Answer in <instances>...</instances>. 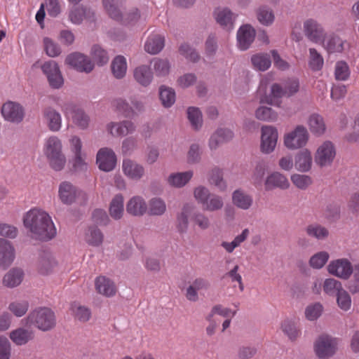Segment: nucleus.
Instances as JSON below:
<instances>
[{"mask_svg": "<svg viewBox=\"0 0 359 359\" xmlns=\"http://www.w3.org/2000/svg\"><path fill=\"white\" fill-rule=\"evenodd\" d=\"M323 287L324 292L330 296H334L344 289L341 282L334 278L325 279Z\"/></svg>", "mask_w": 359, "mask_h": 359, "instance_id": "obj_55", "label": "nucleus"}, {"mask_svg": "<svg viewBox=\"0 0 359 359\" xmlns=\"http://www.w3.org/2000/svg\"><path fill=\"white\" fill-rule=\"evenodd\" d=\"M312 156L308 149L298 152L294 158V166L299 172H308L311 168Z\"/></svg>", "mask_w": 359, "mask_h": 359, "instance_id": "obj_30", "label": "nucleus"}, {"mask_svg": "<svg viewBox=\"0 0 359 359\" xmlns=\"http://www.w3.org/2000/svg\"><path fill=\"white\" fill-rule=\"evenodd\" d=\"M133 79L142 87H148L154 79V73L149 65H141L136 67L133 72Z\"/></svg>", "mask_w": 359, "mask_h": 359, "instance_id": "obj_22", "label": "nucleus"}, {"mask_svg": "<svg viewBox=\"0 0 359 359\" xmlns=\"http://www.w3.org/2000/svg\"><path fill=\"white\" fill-rule=\"evenodd\" d=\"M323 62L322 55L315 48H309V67L313 71H319L322 69Z\"/></svg>", "mask_w": 359, "mask_h": 359, "instance_id": "obj_56", "label": "nucleus"}, {"mask_svg": "<svg viewBox=\"0 0 359 359\" xmlns=\"http://www.w3.org/2000/svg\"><path fill=\"white\" fill-rule=\"evenodd\" d=\"M165 46V38L164 36L156 34L149 38L145 43V50L151 54L156 55L161 51Z\"/></svg>", "mask_w": 359, "mask_h": 359, "instance_id": "obj_38", "label": "nucleus"}, {"mask_svg": "<svg viewBox=\"0 0 359 359\" xmlns=\"http://www.w3.org/2000/svg\"><path fill=\"white\" fill-rule=\"evenodd\" d=\"M209 182L221 191H224L226 188V184L223 177V172L218 168H215L210 171Z\"/></svg>", "mask_w": 359, "mask_h": 359, "instance_id": "obj_52", "label": "nucleus"}, {"mask_svg": "<svg viewBox=\"0 0 359 359\" xmlns=\"http://www.w3.org/2000/svg\"><path fill=\"white\" fill-rule=\"evenodd\" d=\"M103 239V233L97 226H90L88 227L86 233V240L89 245L99 246L102 243Z\"/></svg>", "mask_w": 359, "mask_h": 359, "instance_id": "obj_42", "label": "nucleus"}, {"mask_svg": "<svg viewBox=\"0 0 359 359\" xmlns=\"http://www.w3.org/2000/svg\"><path fill=\"white\" fill-rule=\"evenodd\" d=\"M147 210L145 201L139 196L131 198L126 204V211L128 214L135 216H142Z\"/></svg>", "mask_w": 359, "mask_h": 359, "instance_id": "obj_29", "label": "nucleus"}, {"mask_svg": "<svg viewBox=\"0 0 359 359\" xmlns=\"http://www.w3.org/2000/svg\"><path fill=\"white\" fill-rule=\"evenodd\" d=\"M90 53L93 60L99 66H103L109 62V57L107 50L99 45H94Z\"/></svg>", "mask_w": 359, "mask_h": 359, "instance_id": "obj_50", "label": "nucleus"}, {"mask_svg": "<svg viewBox=\"0 0 359 359\" xmlns=\"http://www.w3.org/2000/svg\"><path fill=\"white\" fill-rule=\"evenodd\" d=\"M256 15L257 20L264 26L271 25L275 19L272 9L264 6L257 8Z\"/></svg>", "mask_w": 359, "mask_h": 359, "instance_id": "obj_46", "label": "nucleus"}, {"mask_svg": "<svg viewBox=\"0 0 359 359\" xmlns=\"http://www.w3.org/2000/svg\"><path fill=\"white\" fill-rule=\"evenodd\" d=\"M29 307V302L21 299L10 303L8 309L16 317H22L27 312Z\"/></svg>", "mask_w": 359, "mask_h": 359, "instance_id": "obj_49", "label": "nucleus"}, {"mask_svg": "<svg viewBox=\"0 0 359 359\" xmlns=\"http://www.w3.org/2000/svg\"><path fill=\"white\" fill-rule=\"evenodd\" d=\"M194 205L185 203L176 215V228L181 234L186 233L189 228V218L192 215L194 223L201 230H205L210 226L209 218L200 212H194Z\"/></svg>", "mask_w": 359, "mask_h": 359, "instance_id": "obj_2", "label": "nucleus"}, {"mask_svg": "<svg viewBox=\"0 0 359 359\" xmlns=\"http://www.w3.org/2000/svg\"><path fill=\"white\" fill-rule=\"evenodd\" d=\"M309 137V134L306 128L302 125H298L293 130L285 135L284 144L289 149H298L306 146Z\"/></svg>", "mask_w": 359, "mask_h": 359, "instance_id": "obj_5", "label": "nucleus"}, {"mask_svg": "<svg viewBox=\"0 0 359 359\" xmlns=\"http://www.w3.org/2000/svg\"><path fill=\"white\" fill-rule=\"evenodd\" d=\"M71 151L74 154L70 163L72 170L76 172H84L88 168V163L86 162V154L81 152L82 142L79 137L74 136L70 140Z\"/></svg>", "mask_w": 359, "mask_h": 359, "instance_id": "obj_6", "label": "nucleus"}, {"mask_svg": "<svg viewBox=\"0 0 359 359\" xmlns=\"http://www.w3.org/2000/svg\"><path fill=\"white\" fill-rule=\"evenodd\" d=\"M95 287L97 293L107 297H113L116 292L114 283L106 276H100L95 280Z\"/></svg>", "mask_w": 359, "mask_h": 359, "instance_id": "obj_25", "label": "nucleus"}, {"mask_svg": "<svg viewBox=\"0 0 359 359\" xmlns=\"http://www.w3.org/2000/svg\"><path fill=\"white\" fill-rule=\"evenodd\" d=\"M70 310L75 319L81 323H86L91 318L90 309L79 302H73L71 304Z\"/></svg>", "mask_w": 359, "mask_h": 359, "instance_id": "obj_37", "label": "nucleus"}, {"mask_svg": "<svg viewBox=\"0 0 359 359\" xmlns=\"http://www.w3.org/2000/svg\"><path fill=\"white\" fill-rule=\"evenodd\" d=\"M62 153V143L56 137H50L46 142L45 154L50 156Z\"/></svg>", "mask_w": 359, "mask_h": 359, "instance_id": "obj_57", "label": "nucleus"}, {"mask_svg": "<svg viewBox=\"0 0 359 359\" xmlns=\"http://www.w3.org/2000/svg\"><path fill=\"white\" fill-rule=\"evenodd\" d=\"M335 79L338 81H346L350 76L349 67L346 62L339 61L337 62L334 71Z\"/></svg>", "mask_w": 359, "mask_h": 359, "instance_id": "obj_62", "label": "nucleus"}, {"mask_svg": "<svg viewBox=\"0 0 359 359\" xmlns=\"http://www.w3.org/2000/svg\"><path fill=\"white\" fill-rule=\"evenodd\" d=\"M255 117L262 121L274 122L278 119V113L271 107L261 106L258 107L255 113Z\"/></svg>", "mask_w": 359, "mask_h": 359, "instance_id": "obj_44", "label": "nucleus"}, {"mask_svg": "<svg viewBox=\"0 0 359 359\" xmlns=\"http://www.w3.org/2000/svg\"><path fill=\"white\" fill-rule=\"evenodd\" d=\"M43 46L46 53L51 57H55L60 55V46L48 37L43 39Z\"/></svg>", "mask_w": 359, "mask_h": 359, "instance_id": "obj_59", "label": "nucleus"}, {"mask_svg": "<svg viewBox=\"0 0 359 359\" xmlns=\"http://www.w3.org/2000/svg\"><path fill=\"white\" fill-rule=\"evenodd\" d=\"M290 182L287 177L277 171L269 175L264 181V189L267 191L276 189L285 190L290 187Z\"/></svg>", "mask_w": 359, "mask_h": 359, "instance_id": "obj_19", "label": "nucleus"}, {"mask_svg": "<svg viewBox=\"0 0 359 359\" xmlns=\"http://www.w3.org/2000/svg\"><path fill=\"white\" fill-rule=\"evenodd\" d=\"M336 156V149L333 143L325 141L318 147L315 154V163L320 168L330 166Z\"/></svg>", "mask_w": 359, "mask_h": 359, "instance_id": "obj_9", "label": "nucleus"}, {"mask_svg": "<svg viewBox=\"0 0 359 359\" xmlns=\"http://www.w3.org/2000/svg\"><path fill=\"white\" fill-rule=\"evenodd\" d=\"M253 67L257 70L264 72L267 70L271 64L270 55L266 53H259L251 57Z\"/></svg>", "mask_w": 359, "mask_h": 359, "instance_id": "obj_40", "label": "nucleus"}, {"mask_svg": "<svg viewBox=\"0 0 359 359\" xmlns=\"http://www.w3.org/2000/svg\"><path fill=\"white\" fill-rule=\"evenodd\" d=\"M127 70L126 58L123 56H116L111 62V71L116 79H122L125 76Z\"/></svg>", "mask_w": 359, "mask_h": 359, "instance_id": "obj_43", "label": "nucleus"}, {"mask_svg": "<svg viewBox=\"0 0 359 359\" xmlns=\"http://www.w3.org/2000/svg\"><path fill=\"white\" fill-rule=\"evenodd\" d=\"M224 206V201L221 196L212 194L203 204V208L206 211L214 212L221 210Z\"/></svg>", "mask_w": 359, "mask_h": 359, "instance_id": "obj_53", "label": "nucleus"}, {"mask_svg": "<svg viewBox=\"0 0 359 359\" xmlns=\"http://www.w3.org/2000/svg\"><path fill=\"white\" fill-rule=\"evenodd\" d=\"M111 105L116 112L120 113L125 118H130V114L133 113L130 102L123 97L114 99L111 101Z\"/></svg>", "mask_w": 359, "mask_h": 359, "instance_id": "obj_45", "label": "nucleus"}, {"mask_svg": "<svg viewBox=\"0 0 359 359\" xmlns=\"http://www.w3.org/2000/svg\"><path fill=\"white\" fill-rule=\"evenodd\" d=\"M351 274L352 278L349 280L347 287L349 292L354 294L359 292V264L354 266Z\"/></svg>", "mask_w": 359, "mask_h": 359, "instance_id": "obj_64", "label": "nucleus"}, {"mask_svg": "<svg viewBox=\"0 0 359 359\" xmlns=\"http://www.w3.org/2000/svg\"><path fill=\"white\" fill-rule=\"evenodd\" d=\"M304 231L309 237L318 241L326 240L330 236L328 229L318 223H312L307 225Z\"/></svg>", "mask_w": 359, "mask_h": 359, "instance_id": "obj_32", "label": "nucleus"}, {"mask_svg": "<svg viewBox=\"0 0 359 359\" xmlns=\"http://www.w3.org/2000/svg\"><path fill=\"white\" fill-rule=\"evenodd\" d=\"M233 203L242 210H248L252 204V197L241 189H237L232 194Z\"/></svg>", "mask_w": 359, "mask_h": 359, "instance_id": "obj_36", "label": "nucleus"}, {"mask_svg": "<svg viewBox=\"0 0 359 359\" xmlns=\"http://www.w3.org/2000/svg\"><path fill=\"white\" fill-rule=\"evenodd\" d=\"M57 262L49 252L42 251L39 254L36 267L39 273L48 275L57 266Z\"/></svg>", "mask_w": 359, "mask_h": 359, "instance_id": "obj_23", "label": "nucleus"}, {"mask_svg": "<svg viewBox=\"0 0 359 359\" xmlns=\"http://www.w3.org/2000/svg\"><path fill=\"white\" fill-rule=\"evenodd\" d=\"M261 131V151L264 154H270L276 148L278 136V131L271 126H262Z\"/></svg>", "mask_w": 359, "mask_h": 359, "instance_id": "obj_11", "label": "nucleus"}, {"mask_svg": "<svg viewBox=\"0 0 359 359\" xmlns=\"http://www.w3.org/2000/svg\"><path fill=\"white\" fill-rule=\"evenodd\" d=\"M42 72L46 75L50 86L54 89L60 88L64 79L58 64L54 60L45 62L41 66Z\"/></svg>", "mask_w": 359, "mask_h": 359, "instance_id": "obj_8", "label": "nucleus"}, {"mask_svg": "<svg viewBox=\"0 0 359 359\" xmlns=\"http://www.w3.org/2000/svg\"><path fill=\"white\" fill-rule=\"evenodd\" d=\"M122 170L126 177L133 180H140L145 173L142 165L130 158L123 160Z\"/></svg>", "mask_w": 359, "mask_h": 359, "instance_id": "obj_21", "label": "nucleus"}, {"mask_svg": "<svg viewBox=\"0 0 359 359\" xmlns=\"http://www.w3.org/2000/svg\"><path fill=\"white\" fill-rule=\"evenodd\" d=\"M24 275V271L22 269L12 268L4 276L2 284L8 288L16 287L22 282Z\"/></svg>", "mask_w": 359, "mask_h": 359, "instance_id": "obj_27", "label": "nucleus"}, {"mask_svg": "<svg viewBox=\"0 0 359 359\" xmlns=\"http://www.w3.org/2000/svg\"><path fill=\"white\" fill-rule=\"evenodd\" d=\"M255 37V30L249 25L240 27L237 33L238 47L242 50H247L253 42Z\"/></svg>", "mask_w": 359, "mask_h": 359, "instance_id": "obj_24", "label": "nucleus"}, {"mask_svg": "<svg viewBox=\"0 0 359 359\" xmlns=\"http://www.w3.org/2000/svg\"><path fill=\"white\" fill-rule=\"evenodd\" d=\"M304 32L310 41L315 43L320 41L325 36L323 27L313 19L306 20L304 22Z\"/></svg>", "mask_w": 359, "mask_h": 359, "instance_id": "obj_20", "label": "nucleus"}, {"mask_svg": "<svg viewBox=\"0 0 359 359\" xmlns=\"http://www.w3.org/2000/svg\"><path fill=\"white\" fill-rule=\"evenodd\" d=\"M193 175L194 172L191 170L172 173L168 176L167 181L171 187L181 188L189 182Z\"/></svg>", "mask_w": 359, "mask_h": 359, "instance_id": "obj_34", "label": "nucleus"}, {"mask_svg": "<svg viewBox=\"0 0 359 359\" xmlns=\"http://www.w3.org/2000/svg\"><path fill=\"white\" fill-rule=\"evenodd\" d=\"M50 167L56 170H62L66 163V158L63 153L46 156Z\"/></svg>", "mask_w": 359, "mask_h": 359, "instance_id": "obj_60", "label": "nucleus"}, {"mask_svg": "<svg viewBox=\"0 0 359 359\" xmlns=\"http://www.w3.org/2000/svg\"><path fill=\"white\" fill-rule=\"evenodd\" d=\"M116 156L111 149L104 147L98 151L96 163L100 170L104 172L112 171L116 165Z\"/></svg>", "mask_w": 359, "mask_h": 359, "instance_id": "obj_12", "label": "nucleus"}, {"mask_svg": "<svg viewBox=\"0 0 359 359\" xmlns=\"http://www.w3.org/2000/svg\"><path fill=\"white\" fill-rule=\"evenodd\" d=\"M26 320L27 325H34L43 332L51 330L56 325L55 314L48 307H39L32 311Z\"/></svg>", "mask_w": 359, "mask_h": 359, "instance_id": "obj_3", "label": "nucleus"}, {"mask_svg": "<svg viewBox=\"0 0 359 359\" xmlns=\"http://www.w3.org/2000/svg\"><path fill=\"white\" fill-rule=\"evenodd\" d=\"M353 269L354 267L347 259L332 261L327 266V271L330 274L344 280L349 278Z\"/></svg>", "mask_w": 359, "mask_h": 359, "instance_id": "obj_14", "label": "nucleus"}, {"mask_svg": "<svg viewBox=\"0 0 359 359\" xmlns=\"http://www.w3.org/2000/svg\"><path fill=\"white\" fill-rule=\"evenodd\" d=\"M151 64H153L156 76H165L169 74L170 64L168 59L156 57L151 61Z\"/></svg>", "mask_w": 359, "mask_h": 359, "instance_id": "obj_48", "label": "nucleus"}, {"mask_svg": "<svg viewBox=\"0 0 359 359\" xmlns=\"http://www.w3.org/2000/svg\"><path fill=\"white\" fill-rule=\"evenodd\" d=\"M337 351V340L327 334L318 337L314 344V351L320 359H329Z\"/></svg>", "mask_w": 359, "mask_h": 359, "instance_id": "obj_4", "label": "nucleus"}, {"mask_svg": "<svg viewBox=\"0 0 359 359\" xmlns=\"http://www.w3.org/2000/svg\"><path fill=\"white\" fill-rule=\"evenodd\" d=\"M137 126L131 120L126 119L118 122H110L107 124V132L113 137L126 136L134 133Z\"/></svg>", "mask_w": 359, "mask_h": 359, "instance_id": "obj_13", "label": "nucleus"}, {"mask_svg": "<svg viewBox=\"0 0 359 359\" xmlns=\"http://www.w3.org/2000/svg\"><path fill=\"white\" fill-rule=\"evenodd\" d=\"M15 255V248L12 243L0 238V269H8L13 262Z\"/></svg>", "mask_w": 359, "mask_h": 359, "instance_id": "obj_18", "label": "nucleus"}, {"mask_svg": "<svg viewBox=\"0 0 359 359\" xmlns=\"http://www.w3.org/2000/svg\"><path fill=\"white\" fill-rule=\"evenodd\" d=\"M62 110L66 115L71 114L73 123L80 129H86L90 123V118L86 112L78 108L72 102H66L62 107Z\"/></svg>", "mask_w": 359, "mask_h": 359, "instance_id": "obj_10", "label": "nucleus"}, {"mask_svg": "<svg viewBox=\"0 0 359 359\" xmlns=\"http://www.w3.org/2000/svg\"><path fill=\"white\" fill-rule=\"evenodd\" d=\"M1 114L6 121L19 123L24 118L25 110L19 103L9 101L3 104Z\"/></svg>", "mask_w": 359, "mask_h": 359, "instance_id": "obj_15", "label": "nucleus"}, {"mask_svg": "<svg viewBox=\"0 0 359 359\" xmlns=\"http://www.w3.org/2000/svg\"><path fill=\"white\" fill-rule=\"evenodd\" d=\"M43 118L50 130L58 131L62 126V117L60 114L54 108L48 107L43 111Z\"/></svg>", "mask_w": 359, "mask_h": 359, "instance_id": "obj_28", "label": "nucleus"}, {"mask_svg": "<svg viewBox=\"0 0 359 359\" xmlns=\"http://www.w3.org/2000/svg\"><path fill=\"white\" fill-rule=\"evenodd\" d=\"M310 131L316 136L323 135L326 130L323 118L317 114H311L308 119Z\"/></svg>", "mask_w": 359, "mask_h": 359, "instance_id": "obj_35", "label": "nucleus"}, {"mask_svg": "<svg viewBox=\"0 0 359 359\" xmlns=\"http://www.w3.org/2000/svg\"><path fill=\"white\" fill-rule=\"evenodd\" d=\"M231 130L226 128L217 130L210 137L209 146L211 149H216L221 144H223L233 138Z\"/></svg>", "mask_w": 359, "mask_h": 359, "instance_id": "obj_31", "label": "nucleus"}, {"mask_svg": "<svg viewBox=\"0 0 359 359\" xmlns=\"http://www.w3.org/2000/svg\"><path fill=\"white\" fill-rule=\"evenodd\" d=\"M137 140L135 137H128L122 142L121 152L123 155H131L137 149Z\"/></svg>", "mask_w": 359, "mask_h": 359, "instance_id": "obj_63", "label": "nucleus"}, {"mask_svg": "<svg viewBox=\"0 0 359 359\" xmlns=\"http://www.w3.org/2000/svg\"><path fill=\"white\" fill-rule=\"evenodd\" d=\"M187 118L191 123L192 128L195 130H199L203 124V118L201 111L198 108L189 107L187 109Z\"/></svg>", "mask_w": 359, "mask_h": 359, "instance_id": "obj_51", "label": "nucleus"}, {"mask_svg": "<svg viewBox=\"0 0 359 359\" xmlns=\"http://www.w3.org/2000/svg\"><path fill=\"white\" fill-rule=\"evenodd\" d=\"M129 101L130 102V108L133 111V113L130 114V118L137 116L146 111V107L144 102L137 96L130 97Z\"/></svg>", "mask_w": 359, "mask_h": 359, "instance_id": "obj_58", "label": "nucleus"}, {"mask_svg": "<svg viewBox=\"0 0 359 359\" xmlns=\"http://www.w3.org/2000/svg\"><path fill=\"white\" fill-rule=\"evenodd\" d=\"M23 226L33 240L47 242L57 234L56 228L50 215L45 210L34 208L22 217Z\"/></svg>", "mask_w": 359, "mask_h": 359, "instance_id": "obj_1", "label": "nucleus"}, {"mask_svg": "<svg viewBox=\"0 0 359 359\" xmlns=\"http://www.w3.org/2000/svg\"><path fill=\"white\" fill-rule=\"evenodd\" d=\"M159 97L164 107H170L175 102V92L169 87L161 86L159 88Z\"/></svg>", "mask_w": 359, "mask_h": 359, "instance_id": "obj_47", "label": "nucleus"}, {"mask_svg": "<svg viewBox=\"0 0 359 359\" xmlns=\"http://www.w3.org/2000/svg\"><path fill=\"white\" fill-rule=\"evenodd\" d=\"M329 259V254L327 252L323 251L318 252L313 255L310 260L309 264L313 269H321L327 262Z\"/></svg>", "mask_w": 359, "mask_h": 359, "instance_id": "obj_61", "label": "nucleus"}, {"mask_svg": "<svg viewBox=\"0 0 359 359\" xmlns=\"http://www.w3.org/2000/svg\"><path fill=\"white\" fill-rule=\"evenodd\" d=\"M324 218L330 223H335L341 218V207L337 202L328 203L323 210Z\"/></svg>", "mask_w": 359, "mask_h": 359, "instance_id": "obj_39", "label": "nucleus"}, {"mask_svg": "<svg viewBox=\"0 0 359 359\" xmlns=\"http://www.w3.org/2000/svg\"><path fill=\"white\" fill-rule=\"evenodd\" d=\"M65 64L79 72L86 74L90 73L95 67L94 62L89 57L79 52L69 54L65 58Z\"/></svg>", "mask_w": 359, "mask_h": 359, "instance_id": "obj_7", "label": "nucleus"}, {"mask_svg": "<svg viewBox=\"0 0 359 359\" xmlns=\"http://www.w3.org/2000/svg\"><path fill=\"white\" fill-rule=\"evenodd\" d=\"M69 18L72 23L76 25L81 24L84 18L90 22H95V12L87 6L81 5L74 7L70 11Z\"/></svg>", "mask_w": 359, "mask_h": 359, "instance_id": "obj_17", "label": "nucleus"}, {"mask_svg": "<svg viewBox=\"0 0 359 359\" xmlns=\"http://www.w3.org/2000/svg\"><path fill=\"white\" fill-rule=\"evenodd\" d=\"M166 211L165 202L159 198H154L149 203V214L154 216H160Z\"/></svg>", "mask_w": 359, "mask_h": 359, "instance_id": "obj_54", "label": "nucleus"}, {"mask_svg": "<svg viewBox=\"0 0 359 359\" xmlns=\"http://www.w3.org/2000/svg\"><path fill=\"white\" fill-rule=\"evenodd\" d=\"M59 196L62 202L70 205L73 203L76 197L81 196L84 201L88 199L86 193L77 189L72 183L69 182H63L59 187Z\"/></svg>", "mask_w": 359, "mask_h": 359, "instance_id": "obj_16", "label": "nucleus"}, {"mask_svg": "<svg viewBox=\"0 0 359 359\" xmlns=\"http://www.w3.org/2000/svg\"><path fill=\"white\" fill-rule=\"evenodd\" d=\"M216 22L226 30H231L233 26L234 14L227 8H217L214 11Z\"/></svg>", "mask_w": 359, "mask_h": 359, "instance_id": "obj_26", "label": "nucleus"}, {"mask_svg": "<svg viewBox=\"0 0 359 359\" xmlns=\"http://www.w3.org/2000/svg\"><path fill=\"white\" fill-rule=\"evenodd\" d=\"M123 197L121 194L116 195L109 205V214L114 219H119L123 214Z\"/></svg>", "mask_w": 359, "mask_h": 359, "instance_id": "obj_41", "label": "nucleus"}, {"mask_svg": "<svg viewBox=\"0 0 359 359\" xmlns=\"http://www.w3.org/2000/svg\"><path fill=\"white\" fill-rule=\"evenodd\" d=\"M9 337L15 344L22 346L33 339L34 333L32 330L19 327L11 331Z\"/></svg>", "mask_w": 359, "mask_h": 359, "instance_id": "obj_33", "label": "nucleus"}]
</instances>
